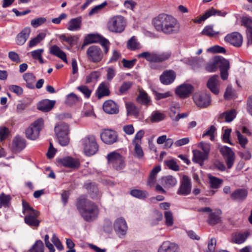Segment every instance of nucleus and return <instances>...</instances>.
Instances as JSON below:
<instances>
[{
    "label": "nucleus",
    "instance_id": "obj_1",
    "mask_svg": "<svg viewBox=\"0 0 252 252\" xmlns=\"http://www.w3.org/2000/svg\"><path fill=\"white\" fill-rule=\"evenodd\" d=\"M152 22L158 32L166 35L177 34L181 30L180 23L171 15L159 14L153 19Z\"/></svg>",
    "mask_w": 252,
    "mask_h": 252
},
{
    "label": "nucleus",
    "instance_id": "obj_2",
    "mask_svg": "<svg viewBox=\"0 0 252 252\" xmlns=\"http://www.w3.org/2000/svg\"><path fill=\"white\" fill-rule=\"evenodd\" d=\"M76 206L86 221H93L98 216L99 210L97 206L84 196H81L77 199Z\"/></svg>",
    "mask_w": 252,
    "mask_h": 252
},
{
    "label": "nucleus",
    "instance_id": "obj_3",
    "mask_svg": "<svg viewBox=\"0 0 252 252\" xmlns=\"http://www.w3.org/2000/svg\"><path fill=\"white\" fill-rule=\"evenodd\" d=\"M23 212L25 214V222L31 227H37L40 221L37 219L40 215V212L34 210L26 201L22 200Z\"/></svg>",
    "mask_w": 252,
    "mask_h": 252
},
{
    "label": "nucleus",
    "instance_id": "obj_4",
    "mask_svg": "<svg viewBox=\"0 0 252 252\" xmlns=\"http://www.w3.org/2000/svg\"><path fill=\"white\" fill-rule=\"evenodd\" d=\"M172 55L170 50L162 52H144L137 55L138 58L145 59L149 63H161L169 60Z\"/></svg>",
    "mask_w": 252,
    "mask_h": 252
},
{
    "label": "nucleus",
    "instance_id": "obj_5",
    "mask_svg": "<svg viewBox=\"0 0 252 252\" xmlns=\"http://www.w3.org/2000/svg\"><path fill=\"white\" fill-rule=\"evenodd\" d=\"M126 20L123 16L116 15L111 18L107 22L108 30L114 33H121L125 29Z\"/></svg>",
    "mask_w": 252,
    "mask_h": 252
},
{
    "label": "nucleus",
    "instance_id": "obj_6",
    "mask_svg": "<svg viewBox=\"0 0 252 252\" xmlns=\"http://www.w3.org/2000/svg\"><path fill=\"white\" fill-rule=\"evenodd\" d=\"M55 131L59 143L62 146L67 145L69 143L68 126L64 123L59 124L55 127Z\"/></svg>",
    "mask_w": 252,
    "mask_h": 252
},
{
    "label": "nucleus",
    "instance_id": "obj_7",
    "mask_svg": "<svg viewBox=\"0 0 252 252\" xmlns=\"http://www.w3.org/2000/svg\"><path fill=\"white\" fill-rule=\"evenodd\" d=\"M84 151L85 154L90 156L95 154L98 149L95 138L94 135H89L82 140Z\"/></svg>",
    "mask_w": 252,
    "mask_h": 252
},
{
    "label": "nucleus",
    "instance_id": "obj_8",
    "mask_svg": "<svg viewBox=\"0 0 252 252\" xmlns=\"http://www.w3.org/2000/svg\"><path fill=\"white\" fill-rule=\"evenodd\" d=\"M43 126V120L42 118L37 119L26 129V137L31 140H35L38 137L40 131Z\"/></svg>",
    "mask_w": 252,
    "mask_h": 252
},
{
    "label": "nucleus",
    "instance_id": "obj_9",
    "mask_svg": "<svg viewBox=\"0 0 252 252\" xmlns=\"http://www.w3.org/2000/svg\"><path fill=\"white\" fill-rule=\"evenodd\" d=\"M108 162L117 170H120L125 166L123 157L119 153L112 152L107 156Z\"/></svg>",
    "mask_w": 252,
    "mask_h": 252
},
{
    "label": "nucleus",
    "instance_id": "obj_10",
    "mask_svg": "<svg viewBox=\"0 0 252 252\" xmlns=\"http://www.w3.org/2000/svg\"><path fill=\"white\" fill-rule=\"evenodd\" d=\"M86 54L88 60L94 63L100 62L103 58V53L101 49L96 45L89 47L87 50Z\"/></svg>",
    "mask_w": 252,
    "mask_h": 252
},
{
    "label": "nucleus",
    "instance_id": "obj_11",
    "mask_svg": "<svg viewBox=\"0 0 252 252\" xmlns=\"http://www.w3.org/2000/svg\"><path fill=\"white\" fill-rule=\"evenodd\" d=\"M99 43L104 48V53L106 54L108 53L110 43L109 41L97 34H89L85 38V44L93 43Z\"/></svg>",
    "mask_w": 252,
    "mask_h": 252
},
{
    "label": "nucleus",
    "instance_id": "obj_12",
    "mask_svg": "<svg viewBox=\"0 0 252 252\" xmlns=\"http://www.w3.org/2000/svg\"><path fill=\"white\" fill-rule=\"evenodd\" d=\"M193 99L195 104L201 108H206L211 102L210 94L204 93H195L193 95Z\"/></svg>",
    "mask_w": 252,
    "mask_h": 252
},
{
    "label": "nucleus",
    "instance_id": "obj_13",
    "mask_svg": "<svg viewBox=\"0 0 252 252\" xmlns=\"http://www.w3.org/2000/svg\"><path fill=\"white\" fill-rule=\"evenodd\" d=\"M226 14L227 12L224 11L219 10L213 7H211L206 10L202 15L193 19V21L194 23L200 24L212 16L218 15L219 16L225 17Z\"/></svg>",
    "mask_w": 252,
    "mask_h": 252
},
{
    "label": "nucleus",
    "instance_id": "obj_14",
    "mask_svg": "<svg viewBox=\"0 0 252 252\" xmlns=\"http://www.w3.org/2000/svg\"><path fill=\"white\" fill-rule=\"evenodd\" d=\"M220 151L222 155L228 169H230L235 159V154L232 149L227 146H223L220 148Z\"/></svg>",
    "mask_w": 252,
    "mask_h": 252
},
{
    "label": "nucleus",
    "instance_id": "obj_15",
    "mask_svg": "<svg viewBox=\"0 0 252 252\" xmlns=\"http://www.w3.org/2000/svg\"><path fill=\"white\" fill-rule=\"evenodd\" d=\"M191 189L190 179L187 176H183L177 193L179 195H187L190 193Z\"/></svg>",
    "mask_w": 252,
    "mask_h": 252
},
{
    "label": "nucleus",
    "instance_id": "obj_16",
    "mask_svg": "<svg viewBox=\"0 0 252 252\" xmlns=\"http://www.w3.org/2000/svg\"><path fill=\"white\" fill-rule=\"evenodd\" d=\"M218 61V67L220 71V76L222 80H226L228 78V70L230 65L229 61L221 57H217Z\"/></svg>",
    "mask_w": 252,
    "mask_h": 252
},
{
    "label": "nucleus",
    "instance_id": "obj_17",
    "mask_svg": "<svg viewBox=\"0 0 252 252\" xmlns=\"http://www.w3.org/2000/svg\"><path fill=\"white\" fill-rule=\"evenodd\" d=\"M102 141L107 144H112L117 141V134L116 131L111 129H105L100 134Z\"/></svg>",
    "mask_w": 252,
    "mask_h": 252
},
{
    "label": "nucleus",
    "instance_id": "obj_18",
    "mask_svg": "<svg viewBox=\"0 0 252 252\" xmlns=\"http://www.w3.org/2000/svg\"><path fill=\"white\" fill-rule=\"evenodd\" d=\"M224 39L226 42L236 47H241L243 43V37L238 32H234L227 34Z\"/></svg>",
    "mask_w": 252,
    "mask_h": 252
},
{
    "label": "nucleus",
    "instance_id": "obj_19",
    "mask_svg": "<svg viewBox=\"0 0 252 252\" xmlns=\"http://www.w3.org/2000/svg\"><path fill=\"white\" fill-rule=\"evenodd\" d=\"M208 88L214 94H217L220 91V79L217 75L212 76L207 83Z\"/></svg>",
    "mask_w": 252,
    "mask_h": 252
},
{
    "label": "nucleus",
    "instance_id": "obj_20",
    "mask_svg": "<svg viewBox=\"0 0 252 252\" xmlns=\"http://www.w3.org/2000/svg\"><path fill=\"white\" fill-rule=\"evenodd\" d=\"M114 229L116 232L119 235H125L127 231V225L125 220L122 218L117 219L114 224Z\"/></svg>",
    "mask_w": 252,
    "mask_h": 252
},
{
    "label": "nucleus",
    "instance_id": "obj_21",
    "mask_svg": "<svg viewBox=\"0 0 252 252\" xmlns=\"http://www.w3.org/2000/svg\"><path fill=\"white\" fill-rule=\"evenodd\" d=\"M59 162L64 166L71 169H78L80 166L78 159L70 157H67L59 160Z\"/></svg>",
    "mask_w": 252,
    "mask_h": 252
},
{
    "label": "nucleus",
    "instance_id": "obj_22",
    "mask_svg": "<svg viewBox=\"0 0 252 252\" xmlns=\"http://www.w3.org/2000/svg\"><path fill=\"white\" fill-rule=\"evenodd\" d=\"M193 86L189 84H184L177 88L176 93L182 98L188 97L193 92Z\"/></svg>",
    "mask_w": 252,
    "mask_h": 252
},
{
    "label": "nucleus",
    "instance_id": "obj_23",
    "mask_svg": "<svg viewBox=\"0 0 252 252\" xmlns=\"http://www.w3.org/2000/svg\"><path fill=\"white\" fill-rule=\"evenodd\" d=\"M176 76V73L173 70H165L160 76V80L163 84L169 85L174 82Z\"/></svg>",
    "mask_w": 252,
    "mask_h": 252
},
{
    "label": "nucleus",
    "instance_id": "obj_24",
    "mask_svg": "<svg viewBox=\"0 0 252 252\" xmlns=\"http://www.w3.org/2000/svg\"><path fill=\"white\" fill-rule=\"evenodd\" d=\"M103 109L105 112L109 114H117L119 112L118 105L112 100L105 101L103 105Z\"/></svg>",
    "mask_w": 252,
    "mask_h": 252
},
{
    "label": "nucleus",
    "instance_id": "obj_25",
    "mask_svg": "<svg viewBox=\"0 0 252 252\" xmlns=\"http://www.w3.org/2000/svg\"><path fill=\"white\" fill-rule=\"evenodd\" d=\"M31 32L30 28H25L17 34L16 38V43L18 45H23L29 38Z\"/></svg>",
    "mask_w": 252,
    "mask_h": 252
},
{
    "label": "nucleus",
    "instance_id": "obj_26",
    "mask_svg": "<svg viewBox=\"0 0 252 252\" xmlns=\"http://www.w3.org/2000/svg\"><path fill=\"white\" fill-rule=\"evenodd\" d=\"M26 147L25 140L20 136H16L13 140L12 148L14 152H19Z\"/></svg>",
    "mask_w": 252,
    "mask_h": 252
},
{
    "label": "nucleus",
    "instance_id": "obj_27",
    "mask_svg": "<svg viewBox=\"0 0 252 252\" xmlns=\"http://www.w3.org/2000/svg\"><path fill=\"white\" fill-rule=\"evenodd\" d=\"M235 117L236 111L232 109L220 114L218 118V121L220 123L223 122L229 123L232 122Z\"/></svg>",
    "mask_w": 252,
    "mask_h": 252
},
{
    "label": "nucleus",
    "instance_id": "obj_28",
    "mask_svg": "<svg viewBox=\"0 0 252 252\" xmlns=\"http://www.w3.org/2000/svg\"><path fill=\"white\" fill-rule=\"evenodd\" d=\"M193 158L192 161L197 163L201 165L203 164L205 160L208 159V156L199 150L195 149L192 150Z\"/></svg>",
    "mask_w": 252,
    "mask_h": 252
},
{
    "label": "nucleus",
    "instance_id": "obj_29",
    "mask_svg": "<svg viewBox=\"0 0 252 252\" xmlns=\"http://www.w3.org/2000/svg\"><path fill=\"white\" fill-rule=\"evenodd\" d=\"M49 53L50 54L58 57L64 62L67 63L66 55L60 48L56 45H54L50 47Z\"/></svg>",
    "mask_w": 252,
    "mask_h": 252
},
{
    "label": "nucleus",
    "instance_id": "obj_30",
    "mask_svg": "<svg viewBox=\"0 0 252 252\" xmlns=\"http://www.w3.org/2000/svg\"><path fill=\"white\" fill-rule=\"evenodd\" d=\"M55 104V100L44 99L38 104L37 109L43 112H49L54 107Z\"/></svg>",
    "mask_w": 252,
    "mask_h": 252
},
{
    "label": "nucleus",
    "instance_id": "obj_31",
    "mask_svg": "<svg viewBox=\"0 0 252 252\" xmlns=\"http://www.w3.org/2000/svg\"><path fill=\"white\" fill-rule=\"evenodd\" d=\"M178 246L170 241L164 242L158 249V252H178Z\"/></svg>",
    "mask_w": 252,
    "mask_h": 252
},
{
    "label": "nucleus",
    "instance_id": "obj_32",
    "mask_svg": "<svg viewBox=\"0 0 252 252\" xmlns=\"http://www.w3.org/2000/svg\"><path fill=\"white\" fill-rule=\"evenodd\" d=\"M81 17L72 18L68 22L67 29L70 31H76L81 28Z\"/></svg>",
    "mask_w": 252,
    "mask_h": 252
},
{
    "label": "nucleus",
    "instance_id": "obj_33",
    "mask_svg": "<svg viewBox=\"0 0 252 252\" xmlns=\"http://www.w3.org/2000/svg\"><path fill=\"white\" fill-rule=\"evenodd\" d=\"M221 211L218 210L216 212H212L208 215V223L211 225H214L221 222Z\"/></svg>",
    "mask_w": 252,
    "mask_h": 252
},
{
    "label": "nucleus",
    "instance_id": "obj_34",
    "mask_svg": "<svg viewBox=\"0 0 252 252\" xmlns=\"http://www.w3.org/2000/svg\"><path fill=\"white\" fill-rule=\"evenodd\" d=\"M23 78L26 82V87L30 89H34L36 78L33 73L28 72L23 75Z\"/></svg>",
    "mask_w": 252,
    "mask_h": 252
},
{
    "label": "nucleus",
    "instance_id": "obj_35",
    "mask_svg": "<svg viewBox=\"0 0 252 252\" xmlns=\"http://www.w3.org/2000/svg\"><path fill=\"white\" fill-rule=\"evenodd\" d=\"M162 184L165 188H170L175 186L177 183V181L176 178L171 176L168 175L163 177L161 178Z\"/></svg>",
    "mask_w": 252,
    "mask_h": 252
},
{
    "label": "nucleus",
    "instance_id": "obj_36",
    "mask_svg": "<svg viewBox=\"0 0 252 252\" xmlns=\"http://www.w3.org/2000/svg\"><path fill=\"white\" fill-rule=\"evenodd\" d=\"M85 186L86 188L89 190L91 197L93 199H97L100 197L101 194L99 192L98 189L95 185L92 183H90L85 184Z\"/></svg>",
    "mask_w": 252,
    "mask_h": 252
},
{
    "label": "nucleus",
    "instance_id": "obj_37",
    "mask_svg": "<svg viewBox=\"0 0 252 252\" xmlns=\"http://www.w3.org/2000/svg\"><path fill=\"white\" fill-rule=\"evenodd\" d=\"M136 100L139 103L146 106L149 105L151 101L148 94L143 90L139 91Z\"/></svg>",
    "mask_w": 252,
    "mask_h": 252
},
{
    "label": "nucleus",
    "instance_id": "obj_38",
    "mask_svg": "<svg viewBox=\"0 0 252 252\" xmlns=\"http://www.w3.org/2000/svg\"><path fill=\"white\" fill-rule=\"evenodd\" d=\"M126 47L131 51H134L141 48L140 43L137 41L136 38L133 36L127 42Z\"/></svg>",
    "mask_w": 252,
    "mask_h": 252
},
{
    "label": "nucleus",
    "instance_id": "obj_39",
    "mask_svg": "<svg viewBox=\"0 0 252 252\" xmlns=\"http://www.w3.org/2000/svg\"><path fill=\"white\" fill-rule=\"evenodd\" d=\"M247 237L246 233H236L232 234L231 242L236 244H241L246 241Z\"/></svg>",
    "mask_w": 252,
    "mask_h": 252
},
{
    "label": "nucleus",
    "instance_id": "obj_40",
    "mask_svg": "<svg viewBox=\"0 0 252 252\" xmlns=\"http://www.w3.org/2000/svg\"><path fill=\"white\" fill-rule=\"evenodd\" d=\"M110 94L107 85L105 83H102L99 86L97 89V96L98 98H101L103 96H108Z\"/></svg>",
    "mask_w": 252,
    "mask_h": 252
},
{
    "label": "nucleus",
    "instance_id": "obj_41",
    "mask_svg": "<svg viewBox=\"0 0 252 252\" xmlns=\"http://www.w3.org/2000/svg\"><path fill=\"white\" fill-rule=\"evenodd\" d=\"M201 34L209 37H215L219 34L220 32L214 31L212 25H208L205 27L201 32Z\"/></svg>",
    "mask_w": 252,
    "mask_h": 252
},
{
    "label": "nucleus",
    "instance_id": "obj_42",
    "mask_svg": "<svg viewBox=\"0 0 252 252\" xmlns=\"http://www.w3.org/2000/svg\"><path fill=\"white\" fill-rule=\"evenodd\" d=\"M247 195V192L244 189H238L235 191L231 195L233 200H242L244 199Z\"/></svg>",
    "mask_w": 252,
    "mask_h": 252
},
{
    "label": "nucleus",
    "instance_id": "obj_43",
    "mask_svg": "<svg viewBox=\"0 0 252 252\" xmlns=\"http://www.w3.org/2000/svg\"><path fill=\"white\" fill-rule=\"evenodd\" d=\"M218 68V58L216 57L214 58L212 61L208 63L206 66L205 69L208 72H215Z\"/></svg>",
    "mask_w": 252,
    "mask_h": 252
},
{
    "label": "nucleus",
    "instance_id": "obj_44",
    "mask_svg": "<svg viewBox=\"0 0 252 252\" xmlns=\"http://www.w3.org/2000/svg\"><path fill=\"white\" fill-rule=\"evenodd\" d=\"M235 133L237 138L239 144L241 145L242 148L245 149L246 148V145L248 143L247 138L243 135L239 130H236L235 131Z\"/></svg>",
    "mask_w": 252,
    "mask_h": 252
},
{
    "label": "nucleus",
    "instance_id": "obj_45",
    "mask_svg": "<svg viewBox=\"0 0 252 252\" xmlns=\"http://www.w3.org/2000/svg\"><path fill=\"white\" fill-rule=\"evenodd\" d=\"M210 187L213 189H218L220 187L222 180L211 175L208 176Z\"/></svg>",
    "mask_w": 252,
    "mask_h": 252
},
{
    "label": "nucleus",
    "instance_id": "obj_46",
    "mask_svg": "<svg viewBox=\"0 0 252 252\" xmlns=\"http://www.w3.org/2000/svg\"><path fill=\"white\" fill-rule=\"evenodd\" d=\"M46 36V33L43 32L39 33L36 37L32 39L29 42V46L30 47H32L43 40Z\"/></svg>",
    "mask_w": 252,
    "mask_h": 252
},
{
    "label": "nucleus",
    "instance_id": "obj_47",
    "mask_svg": "<svg viewBox=\"0 0 252 252\" xmlns=\"http://www.w3.org/2000/svg\"><path fill=\"white\" fill-rule=\"evenodd\" d=\"M130 194L133 197L139 199H144L148 196V193L147 191L139 189L131 190Z\"/></svg>",
    "mask_w": 252,
    "mask_h": 252
},
{
    "label": "nucleus",
    "instance_id": "obj_48",
    "mask_svg": "<svg viewBox=\"0 0 252 252\" xmlns=\"http://www.w3.org/2000/svg\"><path fill=\"white\" fill-rule=\"evenodd\" d=\"M11 198L9 195H5L4 193L0 194V208L2 206L7 207L10 204Z\"/></svg>",
    "mask_w": 252,
    "mask_h": 252
},
{
    "label": "nucleus",
    "instance_id": "obj_49",
    "mask_svg": "<svg viewBox=\"0 0 252 252\" xmlns=\"http://www.w3.org/2000/svg\"><path fill=\"white\" fill-rule=\"evenodd\" d=\"M44 245L41 240H37L30 249V252H44Z\"/></svg>",
    "mask_w": 252,
    "mask_h": 252
},
{
    "label": "nucleus",
    "instance_id": "obj_50",
    "mask_svg": "<svg viewBox=\"0 0 252 252\" xmlns=\"http://www.w3.org/2000/svg\"><path fill=\"white\" fill-rule=\"evenodd\" d=\"M132 85L133 83L132 82H124L119 88V94L120 95L126 94L127 91L132 87Z\"/></svg>",
    "mask_w": 252,
    "mask_h": 252
},
{
    "label": "nucleus",
    "instance_id": "obj_51",
    "mask_svg": "<svg viewBox=\"0 0 252 252\" xmlns=\"http://www.w3.org/2000/svg\"><path fill=\"white\" fill-rule=\"evenodd\" d=\"M126 108L128 114L134 116L138 115L139 110L133 103L130 102L126 103Z\"/></svg>",
    "mask_w": 252,
    "mask_h": 252
},
{
    "label": "nucleus",
    "instance_id": "obj_52",
    "mask_svg": "<svg viewBox=\"0 0 252 252\" xmlns=\"http://www.w3.org/2000/svg\"><path fill=\"white\" fill-rule=\"evenodd\" d=\"M165 115L158 111H154L152 113L151 121L152 122H158L164 120Z\"/></svg>",
    "mask_w": 252,
    "mask_h": 252
},
{
    "label": "nucleus",
    "instance_id": "obj_53",
    "mask_svg": "<svg viewBox=\"0 0 252 252\" xmlns=\"http://www.w3.org/2000/svg\"><path fill=\"white\" fill-rule=\"evenodd\" d=\"M164 163L170 169L175 171H178L180 169L179 166L177 164L176 161L173 159L165 160Z\"/></svg>",
    "mask_w": 252,
    "mask_h": 252
},
{
    "label": "nucleus",
    "instance_id": "obj_54",
    "mask_svg": "<svg viewBox=\"0 0 252 252\" xmlns=\"http://www.w3.org/2000/svg\"><path fill=\"white\" fill-rule=\"evenodd\" d=\"M165 219V224L167 226H171L174 223L173 214L170 211H166L164 212Z\"/></svg>",
    "mask_w": 252,
    "mask_h": 252
},
{
    "label": "nucleus",
    "instance_id": "obj_55",
    "mask_svg": "<svg viewBox=\"0 0 252 252\" xmlns=\"http://www.w3.org/2000/svg\"><path fill=\"white\" fill-rule=\"evenodd\" d=\"M77 89L84 94L86 98H89L90 97L92 91L87 86L85 85H81L77 87Z\"/></svg>",
    "mask_w": 252,
    "mask_h": 252
},
{
    "label": "nucleus",
    "instance_id": "obj_56",
    "mask_svg": "<svg viewBox=\"0 0 252 252\" xmlns=\"http://www.w3.org/2000/svg\"><path fill=\"white\" fill-rule=\"evenodd\" d=\"M197 147L201 149L203 153L209 157L211 148L210 144L204 142H200L198 143Z\"/></svg>",
    "mask_w": 252,
    "mask_h": 252
},
{
    "label": "nucleus",
    "instance_id": "obj_57",
    "mask_svg": "<svg viewBox=\"0 0 252 252\" xmlns=\"http://www.w3.org/2000/svg\"><path fill=\"white\" fill-rule=\"evenodd\" d=\"M134 146V157L138 159H142L144 157V152L141 147V144L136 143Z\"/></svg>",
    "mask_w": 252,
    "mask_h": 252
},
{
    "label": "nucleus",
    "instance_id": "obj_58",
    "mask_svg": "<svg viewBox=\"0 0 252 252\" xmlns=\"http://www.w3.org/2000/svg\"><path fill=\"white\" fill-rule=\"evenodd\" d=\"M79 101L78 97L73 93H70L66 97L65 103L68 105H72Z\"/></svg>",
    "mask_w": 252,
    "mask_h": 252
},
{
    "label": "nucleus",
    "instance_id": "obj_59",
    "mask_svg": "<svg viewBox=\"0 0 252 252\" xmlns=\"http://www.w3.org/2000/svg\"><path fill=\"white\" fill-rule=\"evenodd\" d=\"M243 25L247 28V32H252V19L248 17H243L242 20Z\"/></svg>",
    "mask_w": 252,
    "mask_h": 252
},
{
    "label": "nucleus",
    "instance_id": "obj_60",
    "mask_svg": "<svg viewBox=\"0 0 252 252\" xmlns=\"http://www.w3.org/2000/svg\"><path fill=\"white\" fill-rule=\"evenodd\" d=\"M99 76L100 73L98 71H93L89 75L87 76L86 82L87 83H90L96 80Z\"/></svg>",
    "mask_w": 252,
    "mask_h": 252
},
{
    "label": "nucleus",
    "instance_id": "obj_61",
    "mask_svg": "<svg viewBox=\"0 0 252 252\" xmlns=\"http://www.w3.org/2000/svg\"><path fill=\"white\" fill-rule=\"evenodd\" d=\"M46 22V19L45 17H39L32 20L31 22V25L33 28H37L38 26L42 25Z\"/></svg>",
    "mask_w": 252,
    "mask_h": 252
},
{
    "label": "nucleus",
    "instance_id": "obj_62",
    "mask_svg": "<svg viewBox=\"0 0 252 252\" xmlns=\"http://www.w3.org/2000/svg\"><path fill=\"white\" fill-rule=\"evenodd\" d=\"M145 132L143 130H140L135 134L133 140V144L138 143L139 144H141V139L144 135Z\"/></svg>",
    "mask_w": 252,
    "mask_h": 252
},
{
    "label": "nucleus",
    "instance_id": "obj_63",
    "mask_svg": "<svg viewBox=\"0 0 252 252\" xmlns=\"http://www.w3.org/2000/svg\"><path fill=\"white\" fill-rule=\"evenodd\" d=\"M153 94L155 97L156 99L157 100H160L161 99L165 98L171 95L170 92H167L165 93H160L155 90L153 91Z\"/></svg>",
    "mask_w": 252,
    "mask_h": 252
},
{
    "label": "nucleus",
    "instance_id": "obj_64",
    "mask_svg": "<svg viewBox=\"0 0 252 252\" xmlns=\"http://www.w3.org/2000/svg\"><path fill=\"white\" fill-rule=\"evenodd\" d=\"M59 39L62 42H65L70 45H73L74 44V38L71 36H66L64 34H62L60 35Z\"/></svg>",
    "mask_w": 252,
    "mask_h": 252
}]
</instances>
